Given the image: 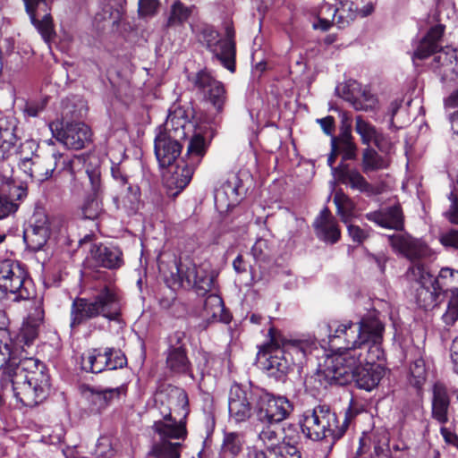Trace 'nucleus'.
Returning a JSON list of instances; mask_svg holds the SVG:
<instances>
[{
  "instance_id": "obj_1",
  "label": "nucleus",
  "mask_w": 458,
  "mask_h": 458,
  "mask_svg": "<svg viewBox=\"0 0 458 458\" xmlns=\"http://www.w3.org/2000/svg\"><path fill=\"white\" fill-rule=\"evenodd\" d=\"M323 330L328 334L330 346L338 350L326 369V377L341 386L353 380L358 388L368 392L377 387L386 373L385 368L377 363L384 358L381 321L368 315L357 324L348 321L335 327L333 323Z\"/></svg>"
},
{
  "instance_id": "obj_2",
  "label": "nucleus",
  "mask_w": 458,
  "mask_h": 458,
  "mask_svg": "<svg viewBox=\"0 0 458 458\" xmlns=\"http://www.w3.org/2000/svg\"><path fill=\"white\" fill-rule=\"evenodd\" d=\"M26 354L25 350L13 346L6 330H0V369L10 378L17 401L34 407L47 398L50 377L41 360Z\"/></svg>"
},
{
  "instance_id": "obj_3",
  "label": "nucleus",
  "mask_w": 458,
  "mask_h": 458,
  "mask_svg": "<svg viewBox=\"0 0 458 458\" xmlns=\"http://www.w3.org/2000/svg\"><path fill=\"white\" fill-rule=\"evenodd\" d=\"M121 310L119 295L109 287H104L92 298L76 297L71 305V331L77 332L81 326L100 316L109 320H117Z\"/></svg>"
},
{
  "instance_id": "obj_4",
  "label": "nucleus",
  "mask_w": 458,
  "mask_h": 458,
  "mask_svg": "<svg viewBox=\"0 0 458 458\" xmlns=\"http://www.w3.org/2000/svg\"><path fill=\"white\" fill-rule=\"evenodd\" d=\"M347 428V416L340 424L337 415L327 405H318L305 411L301 421V430L308 438L315 441L329 439L331 445L344 435Z\"/></svg>"
},
{
  "instance_id": "obj_5",
  "label": "nucleus",
  "mask_w": 458,
  "mask_h": 458,
  "mask_svg": "<svg viewBox=\"0 0 458 458\" xmlns=\"http://www.w3.org/2000/svg\"><path fill=\"white\" fill-rule=\"evenodd\" d=\"M208 148L205 138L200 133L194 134L188 144L184 157L170 165L168 175L165 177L167 188L176 190L171 195H178L191 182L196 167L200 164Z\"/></svg>"
},
{
  "instance_id": "obj_6",
  "label": "nucleus",
  "mask_w": 458,
  "mask_h": 458,
  "mask_svg": "<svg viewBox=\"0 0 458 458\" xmlns=\"http://www.w3.org/2000/svg\"><path fill=\"white\" fill-rule=\"evenodd\" d=\"M50 156L55 163L54 175L68 172L72 180L87 179L95 196L102 192L100 163L97 157L83 159L78 156L72 157L59 152H54Z\"/></svg>"
},
{
  "instance_id": "obj_7",
  "label": "nucleus",
  "mask_w": 458,
  "mask_h": 458,
  "mask_svg": "<svg viewBox=\"0 0 458 458\" xmlns=\"http://www.w3.org/2000/svg\"><path fill=\"white\" fill-rule=\"evenodd\" d=\"M175 273L172 271L174 283L184 287L195 288L199 295L210 292L214 285V276L204 267H197L191 261L174 264Z\"/></svg>"
},
{
  "instance_id": "obj_8",
  "label": "nucleus",
  "mask_w": 458,
  "mask_h": 458,
  "mask_svg": "<svg viewBox=\"0 0 458 458\" xmlns=\"http://www.w3.org/2000/svg\"><path fill=\"white\" fill-rule=\"evenodd\" d=\"M387 238L393 250L410 259L412 262L411 266L423 264L422 261L434 259L435 252L426 242L407 233L388 235Z\"/></svg>"
},
{
  "instance_id": "obj_9",
  "label": "nucleus",
  "mask_w": 458,
  "mask_h": 458,
  "mask_svg": "<svg viewBox=\"0 0 458 458\" xmlns=\"http://www.w3.org/2000/svg\"><path fill=\"white\" fill-rule=\"evenodd\" d=\"M407 276L411 280L417 282L420 285L415 290V301L417 305L424 310L433 308L437 302L440 292L436 287L433 276L424 264L411 266Z\"/></svg>"
},
{
  "instance_id": "obj_10",
  "label": "nucleus",
  "mask_w": 458,
  "mask_h": 458,
  "mask_svg": "<svg viewBox=\"0 0 458 458\" xmlns=\"http://www.w3.org/2000/svg\"><path fill=\"white\" fill-rule=\"evenodd\" d=\"M28 284L30 281L26 279V272L18 263L9 259L0 261L1 289L16 294L15 300H28L31 296Z\"/></svg>"
},
{
  "instance_id": "obj_11",
  "label": "nucleus",
  "mask_w": 458,
  "mask_h": 458,
  "mask_svg": "<svg viewBox=\"0 0 458 458\" xmlns=\"http://www.w3.org/2000/svg\"><path fill=\"white\" fill-rule=\"evenodd\" d=\"M293 411V405L283 396L262 392L258 394L256 417L258 421L280 423Z\"/></svg>"
},
{
  "instance_id": "obj_12",
  "label": "nucleus",
  "mask_w": 458,
  "mask_h": 458,
  "mask_svg": "<svg viewBox=\"0 0 458 458\" xmlns=\"http://www.w3.org/2000/svg\"><path fill=\"white\" fill-rule=\"evenodd\" d=\"M50 129L55 139L67 148L82 149L91 142V130L81 122L66 123L60 129L57 126L54 129V123H51Z\"/></svg>"
},
{
  "instance_id": "obj_13",
  "label": "nucleus",
  "mask_w": 458,
  "mask_h": 458,
  "mask_svg": "<svg viewBox=\"0 0 458 458\" xmlns=\"http://www.w3.org/2000/svg\"><path fill=\"white\" fill-rule=\"evenodd\" d=\"M234 30L226 27V38H219L216 31L211 30L206 35L207 48L221 64L230 72L235 70V44L233 41Z\"/></svg>"
},
{
  "instance_id": "obj_14",
  "label": "nucleus",
  "mask_w": 458,
  "mask_h": 458,
  "mask_svg": "<svg viewBox=\"0 0 458 458\" xmlns=\"http://www.w3.org/2000/svg\"><path fill=\"white\" fill-rule=\"evenodd\" d=\"M184 340L185 333L182 331H176L167 338L165 364L166 368L174 373L186 374L191 369Z\"/></svg>"
},
{
  "instance_id": "obj_15",
  "label": "nucleus",
  "mask_w": 458,
  "mask_h": 458,
  "mask_svg": "<svg viewBox=\"0 0 458 458\" xmlns=\"http://www.w3.org/2000/svg\"><path fill=\"white\" fill-rule=\"evenodd\" d=\"M431 418L441 425L446 424L453 413L452 398L457 391L437 381L431 387Z\"/></svg>"
},
{
  "instance_id": "obj_16",
  "label": "nucleus",
  "mask_w": 458,
  "mask_h": 458,
  "mask_svg": "<svg viewBox=\"0 0 458 458\" xmlns=\"http://www.w3.org/2000/svg\"><path fill=\"white\" fill-rule=\"evenodd\" d=\"M270 346L279 345L288 361H293V367L301 365L306 356L315 348V343L308 340H287L275 327L268 329Z\"/></svg>"
},
{
  "instance_id": "obj_17",
  "label": "nucleus",
  "mask_w": 458,
  "mask_h": 458,
  "mask_svg": "<svg viewBox=\"0 0 458 458\" xmlns=\"http://www.w3.org/2000/svg\"><path fill=\"white\" fill-rule=\"evenodd\" d=\"M194 87L204 94L215 108L221 112L225 102V89L224 85L216 80L208 71L202 70L190 79Z\"/></svg>"
},
{
  "instance_id": "obj_18",
  "label": "nucleus",
  "mask_w": 458,
  "mask_h": 458,
  "mask_svg": "<svg viewBox=\"0 0 458 458\" xmlns=\"http://www.w3.org/2000/svg\"><path fill=\"white\" fill-rule=\"evenodd\" d=\"M25 9L30 15L31 23L40 33L46 42H49L55 35L53 20L50 13H47V0H23Z\"/></svg>"
},
{
  "instance_id": "obj_19",
  "label": "nucleus",
  "mask_w": 458,
  "mask_h": 458,
  "mask_svg": "<svg viewBox=\"0 0 458 458\" xmlns=\"http://www.w3.org/2000/svg\"><path fill=\"white\" fill-rule=\"evenodd\" d=\"M258 394L243 389L239 385L231 386L228 400L229 414L235 422L245 421L250 416L251 400Z\"/></svg>"
},
{
  "instance_id": "obj_20",
  "label": "nucleus",
  "mask_w": 458,
  "mask_h": 458,
  "mask_svg": "<svg viewBox=\"0 0 458 458\" xmlns=\"http://www.w3.org/2000/svg\"><path fill=\"white\" fill-rule=\"evenodd\" d=\"M340 96L358 111H372L377 106V97L357 81H350L342 88Z\"/></svg>"
},
{
  "instance_id": "obj_21",
  "label": "nucleus",
  "mask_w": 458,
  "mask_h": 458,
  "mask_svg": "<svg viewBox=\"0 0 458 458\" xmlns=\"http://www.w3.org/2000/svg\"><path fill=\"white\" fill-rule=\"evenodd\" d=\"M155 402L164 406L162 411H170V415L174 411L185 419L189 413L188 395L182 388L168 386L156 394Z\"/></svg>"
},
{
  "instance_id": "obj_22",
  "label": "nucleus",
  "mask_w": 458,
  "mask_h": 458,
  "mask_svg": "<svg viewBox=\"0 0 458 458\" xmlns=\"http://www.w3.org/2000/svg\"><path fill=\"white\" fill-rule=\"evenodd\" d=\"M126 391L124 385L114 388L87 386L83 390V394L89 403L90 410L94 412H101L121 395H124Z\"/></svg>"
},
{
  "instance_id": "obj_23",
  "label": "nucleus",
  "mask_w": 458,
  "mask_h": 458,
  "mask_svg": "<svg viewBox=\"0 0 458 458\" xmlns=\"http://www.w3.org/2000/svg\"><path fill=\"white\" fill-rule=\"evenodd\" d=\"M155 154L161 167L172 165L182 152V145L175 135L159 131L155 139Z\"/></svg>"
},
{
  "instance_id": "obj_24",
  "label": "nucleus",
  "mask_w": 458,
  "mask_h": 458,
  "mask_svg": "<svg viewBox=\"0 0 458 458\" xmlns=\"http://www.w3.org/2000/svg\"><path fill=\"white\" fill-rule=\"evenodd\" d=\"M31 225L25 229L23 239L27 247L34 252L39 251L50 236V225L47 216L38 213L34 216Z\"/></svg>"
},
{
  "instance_id": "obj_25",
  "label": "nucleus",
  "mask_w": 458,
  "mask_h": 458,
  "mask_svg": "<svg viewBox=\"0 0 458 458\" xmlns=\"http://www.w3.org/2000/svg\"><path fill=\"white\" fill-rule=\"evenodd\" d=\"M366 218L386 229L395 231H403L404 229V215L400 204H394L377 211L369 212L366 214Z\"/></svg>"
},
{
  "instance_id": "obj_26",
  "label": "nucleus",
  "mask_w": 458,
  "mask_h": 458,
  "mask_svg": "<svg viewBox=\"0 0 458 458\" xmlns=\"http://www.w3.org/2000/svg\"><path fill=\"white\" fill-rule=\"evenodd\" d=\"M89 259L95 262L96 266L108 269L119 268L123 264L122 250L118 247L103 243L91 246Z\"/></svg>"
},
{
  "instance_id": "obj_27",
  "label": "nucleus",
  "mask_w": 458,
  "mask_h": 458,
  "mask_svg": "<svg viewBox=\"0 0 458 458\" xmlns=\"http://www.w3.org/2000/svg\"><path fill=\"white\" fill-rule=\"evenodd\" d=\"M163 420L154 422L153 429L158 434L161 440L185 439L187 429L185 421L182 418L177 421L175 418L170 415V411H161Z\"/></svg>"
},
{
  "instance_id": "obj_28",
  "label": "nucleus",
  "mask_w": 458,
  "mask_h": 458,
  "mask_svg": "<svg viewBox=\"0 0 458 458\" xmlns=\"http://www.w3.org/2000/svg\"><path fill=\"white\" fill-rule=\"evenodd\" d=\"M260 352L264 355H267L265 369L271 376L281 378L293 369V361H288L284 350L278 344L270 346L269 341L261 348Z\"/></svg>"
},
{
  "instance_id": "obj_29",
  "label": "nucleus",
  "mask_w": 458,
  "mask_h": 458,
  "mask_svg": "<svg viewBox=\"0 0 458 458\" xmlns=\"http://www.w3.org/2000/svg\"><path fill=\"white\" fill-rule=\"evenodd\" d=\"M333 175L338 182L344 184L352 191L361 193L372 191V185L356 168H350L348 165H340L333 169Z\"/></svg>"
},
{
  "instance_id": "obj_30",
  "label": "nucleus",
  "mask_w": 458,
  "mask_h": 458,
  "mask_svg": "<svg viewBox=\"0 0 458 458\" xmlns=\"http://www.w3.org/2000/svg\"><path fill=\"white\" fill-rule=\"evenodd\" d=\"M314 228L317 236L326 242L334 244L340 240L341 231L337 221L327 208H323L316 218Z\"/></svg>"
},
{
  "instance_id": "obj_31",
  "label": "nucleus",
  "mask_w": 458,
  "mask_h": 458,
  "mask_svg": "<svg viewBox=\"0 0 458 458\" xmlns=\"http://www.w3.org/2000/svg\"><path fill=\"white\" fill-rule=\"evenodd\" d=\"M445 27L441 24L432 27L426 36L418 43L412 55V61L424 60L437 52Z\"/></svg>"
},
{
  "instance_id": "obj_32",
  "label": "nucleus",
  "mask_w": 458,
  "mask_h": 458,
  "mask_svg": "<svg viewBox=\"0 0 458 458\" xmlns=\"http://www.w3.org/2000/svg\"><path fill=\"white\" fill-rule=\"evenodd\" d=\"M258 439L268 451L279 452V446L283 439V428L276 422L258 421L255 425Z\"/></svg>"
},
{
  "instance_id": "obj_33",
  "label": "nucleus",
  "mask_w": 458,
  "mask_h": 458,
  "mask_svg": "<svg viewBox=\"0 0 458 458\" xmlns=\"http://www.w3.org/2000/svg\"><path fill=\"white\" fill-rule=\"evenodd\" d=\"M391 148V144L386 143V151H381L383 154H379L370 147L363 149L361 158L362 171L365 174H369L371 172L386 169L391 164V158L389 157Z\"/></svg>"
},
{
  "instance_id": "obj_34",
  "label": "nucleus",
  "mask_w": 458,
  "mask_h": 458,
  "mask_svg": "<svg viewBox=\"0 0 458 458\" xmlns=\"http://www.w3.org/2000/svg\"><path fill=\"white\" fill-rule=\"evenodd\" d=\"M355 131L360 135L362 144L369 147L373 142L379 151H386V143L387 142L385 136L361 115L355 118Z\"/></svg>"
},
{
  "instance_id": "obj_35",
  "label": "nucleus",
  "mask_w": 458,
  "mask_h": 458,
  "mask_svg": "<svg viewBox=\"0 0 458 458\" xmlns=\"http://www.w3.org/2000/svg\"><path fill=\"white\" fill-rule=\"evenodd\" d=\"M245 191L246 189L240 175L238 174H231L220 189L216 191L215 198L217 199L221 196L225 197L228 199L227 206L230 207L239 202Z\"/></svg>"
},
{
  "instance_id": "obj_36",
  "label": "nucleus",
  "mask_w": 458,
  "mask_h": 458,
  "mask_svg": "<svg viewBox=\"0 0 458 458\" xmlns=\"http://www.w3.org/2000/svg\"><path fill=\"white\" fill-rule=\"evenodd\" d=\"M433 65L442 68L443 76L445 78L454 79L458 76V58L454 49H441L434 57Z\"/></svg>"
},
{
  "instance_id": "obj_37",
  "label": "nucleus",
  "mask_w": 458,
  "mask_h": 458,
  "mask_svg": "<svg viewBox=\"0 0 458 458\" xmlns=\"http://www.w3.org/2000/svg\"><path fill=\"white\" fill-rule=\"evenodd\" d=\"M111 174L113 179L118 183L122 189V193L128 199L131 203L136 202L140 198V188L129 182V176L124 167L120 164H114L111 167Z\"/></svg>"
},
{
  "instance_id": "obj_38",
  "label": "nucleus",
  "mask_w": 458,
  "mask_h": 458,
  "mask_svg": "<svg viewBox=\"0 0 458 458\" xmlns=\"http://www.w3.org/2000/svg\"><path fill=\"white\" fill-rule=\"evenodd\" d=\"M108 360L106 348L91 349L82 355L81 366L86 371L100 373L108 369Z\"/></svg>"
},
{
  "instance_id": "obj_39",
  "label": "nucleus",
  "mask_w": 458,
  "mask_h": 458,
  "mask_svg": "<svg viewBox=\"0 0 458 458\" xmlns=\"http://www.w3.org/2000/svg\"><path fill=\"white\" fill-rule=\"evenodd\" d=\"M331 147L336 149L339 154H342L344 161L356 158L357 145L353 141L349 126L342 130L339 136L331 138Z\"/></svg>"
},
{
  "instance_id": "obj_40",
  "label": "nucleus",
  "mask_w": 458,
  "mask_h": 458,
  "mask_svg": "<svg viewBox=\"0 0 458 458\" xmlns=\"http://www.w3.org/2000/svg\"><path fill=\"white\" fill-rule=\"evenodd\" d=\"M433 280L440 293L448 292L451 293V295L458 293V270L443 267Z\"/></svg>"
},
{
  "instance_id": "obj_41",
  "label": "nucleus",
  "mask_w": 458,
  "mask_h": 458,
  "mask_svg": "<svg viewBox=\"0 0 458 458\" xmlns=\"http://www.w3.org/2000/svg\"><path fill=\"white\" fill-rule=\"evenodd\" d=\"M246 458H301V454L290 445L283 447L279 452L264 451L251 446L247 449Z\"/></svg>"
},
{
  "instance_id": "obj_42",
  "label": "nucleus",
  "mask_w": 458,
  "mask_h": 458,
  "mask_svg": "<svg viewBox=\"0 0 458 458\" xmlns=\"http://www.w3.org/2000/svg\"><path fill=\"white\" fill-rule=\"evenodd\" d=\"M184 114L185 112L182 108L170 111L164 128L160 129L159 131H167L169 134L175 135V138L184 135L183 129L187 123Z\"/></svg>"
},
{
  "instance_id": "obj_43",
  "label": "nucleus",
  "mask_w": 458,
  "mask_h": 458,
  "mask_svg": "<svg viewBox=\"0 0 458 458\" xmlns=\"http://www.w3.org/2000/svg\"><path fill=\"white\" fill-rule=\"evenodd\" d=\"M38 145L34 140H26L21 144L20 154L21 162L19 164L20 168L28 174L30 178L34 179V160L35 153Z\"/></svg>"
},
{
  "instance_id": "obj_44",
  "label": "nucleus",
  "mask_w": 458,
  "mask_h": 458,
  "mask_svg": "<svg viewBox=\"0 0 458 458\" xmlns=\"http://www.w3.org/2000/svg\"><path fill=\"white\" fill-rule=\"evenodd\" d=\"M334 203L336 206V213L344 224H348L353 216L355 204L352 199L346 195L343 190L335 191Z\"/></svg>"
},
{
  "instance_id": "obj_45",
  "label": "nucleus",
  "mask_w": 458,
  "mask_h": 458,
  "mask_svg": "<svg viewBox=\"0 0 458 458\" xmlns=\"http://www.w3.org/2000/svg\"><path fill=\"white\" fill-rule=\"evenodd\" d=\"M55 164V160L50 155L40 157L35 154L34 179L42 182L54 176Z\"/></svg>"
},
{
  "instance_id": "obj_46",
  "label": "nucleus",
  "mask_w": 458,
  "mask_h": 458,
  "mask_svg": "<svg viewBox=\"0 0 458 458\" xmlns=\"http://www.w3.org/2000/svg\"><path fill=\"white\" fill-rule=\"evenodd\" d=\"M182 444L172 443L169 440H160L153 445L150 454L157 458H180Z\"/></svg>"
},
{
  "instance_id": "obj_47",
  "label": "nucleus",
  "mask_w": 458,
  "mask_h": 458,
  "mask_svg": "<svg viewBox=\"0 0 458 458\" xmlns=\"http://www.w3.org/2000/svg\"><path fill=\"white\" fill-rule=\"evenodd\" d=\"M42 311L39 313L40 317L33 319L30 317L26 322L23 323L18 335L19 343H23L24 345L30 346L33 341L38 337V327L42 321Z\"/></svg>"
},
{
  "instance_id": "obj_48",
  "label": "nucleus",
  "mask_w": 458,
  "mask_h": 458,
  "mask_svg": "<svg viewBox=\"0 0 458 458\" xmlns=\"http://www.w3.org/2000/svg\"><path fill=\"white\" fill-rule=\"evenodd\" d=\"M14 128L0 127V161L5 160L15 148L18 138Z\"/></svg>"
},
{
  "instance_id": "obj_49",
  "label": "nucleus",
  "mask_w": 458,
  "mask_h": 458,
  "mask_svg": "<svg viewBox=\"0 0 458 458\" xmlns=\"http://www.w3.org/2000/svg\"><path fill=\"white\" fill-rule=\"evenodd\" d=\"M191 14V8L183 4L181 1H175L171 6V13L167 20L168 27L182 25Z\"/></svg>"
},
{
  "instance_id": "obj_50",
  "label": "nucleus",
  "mask_w": 458,
  "mask_h": 458,
  "mask_svg": "<svg viewBox=\"0 0 458 458\" xmlns=\"http://www.w3.org/2000/svg\"><path fill=\"white\" fill-rule=\"evenodd\" d=\"M244 441L238 433H226L224 437L222 452L232 457H236L242 451Z\"/></svg>"
},
{
  "instance_id": "obj_51",
  "label": "nucleus",
  "mask_w": 458,
  "mask_h": 458,
  "mask_svg": "<svg viewBox=\"0 0 458 458\" xmlns=\"http://www.w3.org/2000/svg\"><path fill=\"white\" fill-rule=\"evenodd\" d=\"M441 319L445 327H453L458 321V293L456 295H450L445 311L443 313Z\"/></svg>"
},
{
  "instance_id": "obj_52",
  "label": "nucleus",
  "mask_w": 458,
  "mask_h": 458,
  "mask_svg": "<svg viewBox=\"0 0 458 458\" xmlns=\"http://www.w3.org/2000/svg\"><path fill=\"white\" fill-rule=\"evenodd\" d=\"M204 310L207 315L216 318L223 310V301L216 294H209L204 301Z\"/></svg>"
},
{
  "instance_id": "obj_53",
  "label": "nucleus",
  "mask_w": 458,
  "mask_h": 458,
  "mask_svg": "<svg viewBox=\"0 0 458 458\" xmlns=\"http://www.w3.org/2000/svg\"><path fill=\"white\" fill-rule=\"evenodd\" d=\"M108 360V369H122L127 364L125 355L119 350L106 348Z\"/></svg>"
},
{
  "instance_id": "obj_54",
  "label": "nucleus",
  "mask_w": 458,
  "mask_h": 458,
  "mask_svg": "<svg viewBox=\"0 0 458 458\" xmlns=\"http://www.w3.org/2000/svg\"><path fill=\"white\" fill-rule=\"evenodd\" d=\"M411 374L414 378L412 383L417 387H420L426 380V367L422 360H416L410 368Z\"/></svg>"
},
{
  "instance_id": "obj_55",
  "label": "nucleus",
  "mask_w": 458,
  "mask_h": 458,
  "mask_svg": "<svg viewBox=\"0 0 458 458\" xmlns=\"http://www.w3.org/2000/svg\"><path fill=\"white\" fill-rule=\"evenodd\" d=\"M300 439L298 431L293 427H289L287 429L283 428V439L279 446V450L286 445L293 446L300 454L301 452L296 446Z\"/></svg>"
},
{
  "instance_id": "obj_56",
  "label": "nucleus",
  "mask_w": 458,
  "mask_h": 458,
  "mask_svg": "<svg viewBox=\"0 0 458 458\" xmlns=\"http://www.w3.org/2000/svg\"><path fill=\"white\" fill-rule=\"evenodd\" d=\"M18 203L11 199L8 196L0 193V219L14 214L18 209Z\"/></svg>"
},
{
  "instance_id": "obj_57",
  "label": "nucleus",
  "mask_w": 458,
  "mask_h": 458,
  "mask_svg": "<svg viewBox=\"0 0 458 458\" xmlns=\"http://www.w3.org/2000/svg\"><path fill=\"white\" fill-rule=\"evenodd\" d=\"M83 215L87 219H95L101 212V206L98 199L88 201L82 208Z\"/></svg>"
},
{
  "instance_id": "obj_58",
  "label": "nucleus",
  "mask_w": 458,
  "mask_h": 458,
  "mask_svg": "<svg viewBox=\"0 0 458 458\" xmlns=\"http://www.w3.org/2000/svg\"><path fill=\"white\" fill-rule=\"evenodd\" d=\"M268 246L266 240L259 239L251 248V254L256 260H265L267 257Z\"/></svg>"
},
{
  "instance_id": "obj_59",
  "label": "nucleus",
  "mask_w": 458,
  "mask_h": 458,
  "mask_svg": "<svg viewBox=\"0 0 458 458\" xmlns=\"http://www.w3.org/2000/svg\"><path fill=\"white\" fill-rule=\"evenodd\" d=\"M159 7L157 0H140L139 12L141 15L150 16L156 13Z\"/></svg>"
},
{
  "instance_id": "obj_60",
  "label": "nucleus",
  "mask_w": 458,
  "mask_h": 458,
  "mask_svg": "<svg viewBox=\"0 0 458 458\" xmlns=\"http://www.w3.org/2000/svg\"><path fill=\"white\" fill-rule=\"evenodd\" d=\"M440 242L445 246L458 250V230H451L440 236Z\"/></svg>"
},
{
  "instance_id": "obj_61",
  "label": "nucleus",
  "mask_w": 458,
  "mask_h": 458,
  "mask_svg": "<svg viewBox=\"0 0 458 458\" xmlns=\"http://www.w3.org/2000/svg\"><path fill=\"white\" fill-rule=\"evenodd\" d=\"M348 233L352 241L358 243L363 242L369 235V231L354 225H348Z\"/></svg>"
},
{
  "instance_id": "obj_62",
  "label": "nucleus",
  "mask_w": 458,
  "mask_h": 458,
  "mask_svg": "<svg viewBox=\"0 0 458 458\" xmlns=\"http://www.w3.org/2000/svg\"><path fill=\"white\" fill-rule=\"evenodd\" d=\"M450 200L451 205L449 209L445 212V216L451 223L458 225V198L454 192L450 194Z\"/></svg>"
},
{
  "instance_id": "obj_63",
  "label": "nucleus",
  "mask_w": 458,
  "mask_h": 458,
  "mask_svg": "<svg viewBox=\"0 0 458 458\" xmlns=\"http://www.w3.org/2000/svg\"><path fill=\"white\" fill-rule=\"evenodd\" d=\"M47 99L28 103L24 111L29 116L36 117L45 109Z\"/></svg>"
},
{
  "instance_id": "obj_64",
  "label": "nucleus",
  "mask_w": 458,
  "mask_h": 458,
  "mask_svg": "<svg viewBox=\"0 0 458 458\" xmlns=\"http://www.w3.org/2000/svg\"><path fill=\"white\" fill-rule=\"evenodd\" d=\"M440 434L445 444L453 445L458 449V436L454 431L442 425L440 428Z\"/></svg>"
}]
</instances>
